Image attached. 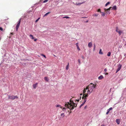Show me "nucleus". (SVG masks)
<instances>
[{
    "label": "nucleus",
    "mask_w": 126,
    "mask_h": 126,
    "mask_svg": "<svg viewBox=\"0 0 126 126\" xmlns=\"http://www.w3.org/2000/svg\"><path fill=\"white\" fill-rule=\"evenodd\" d=\"M118 29L117 27L116 29V32H118V31H119L118 30Z\"/></svg>",
    "instance_id": "obj_36"
},
{
    "label": "nucleus",
    "mask_w": 126,
    "mask_h": 126,
    "mask_svg": "<svg viewBox=\"0 0 126 126\" xmlns=\"http://www.w3.org/2000/svg\"><path fill=\"white\" fill-rule=\"evenodd\" d=\"M82 58L83 59H84V56H82Z\"/></svg>",
    "instance_id": "obj_41"
},
{
    "label": "nucleus",
    "mask_w": 126,
    "mask_h": 126,
    "mask_svg": "<svg viewBox=\"0 0 126 126\" xmlns=\"http://www.w3.org/2000/svg\"><path fill=\"white\" fill-rule=\"evenodd\" d=\"M44 79L46 81H48V78L47 77H45Z\"/></svg>",
    "instance_id": "obj_16"
},
{
    "label": "nucleus",
    "mask_w": 126,
    "mask_h": 126,
    "mask_svg": "<svg viewBox=\"0 0 126 126\" xmlns=\"http://www.w3.org/2000/svg\"><path fill=\"white\" fill-rule=\"evenodd\" d=\"M103 78V76L102 75H101L98 77V79L99 80H101Z\"/></svg>",
    "instance_id": "obj_10"
},
{
    "label": "nucleus",
    "mask_w": 126,
    "mask_h": 126,
    "mask_svg": "<svg viewBox=\"0 0 126 126\" xmlns=\"http://www.w3.org/2000/svg\"><path fill=\"white\" fill-rule=\"evenodd\" d=\"M60 106L59 105H57L56 106V107H59Z\"/></svg>",
    "instance_id": "obj_38"
},
{
    "label": "nucleus",
    "mask_w": 126,
    "mask_h": 126,
    "mask_svg": "<svg viewBox=\"0 0 126 126\" xmlns=\"http://www.w3.org/2000/svg\"><path fill=\"white\" fill-rule=\"evenodd\" d=\"M40 19V18L39 17L35 21V22H37L38 21V20L39 19Z\"/></svg>",
    "instance_id": "obj_28"
},
{
    "label": "nucleus",
    "mask_w": 126,
    "mask_h": 126,
    "mask_svg": "<svg viewBox=\"0 0 126 126\" xmlns=\"http://www.w3.org/2000/svg\"><path fill=\"white\" fill-rule=\"evenodd\" d=\"M61 115L63 117L64 116V113H62L61 114Z\"/></svg>",
    "instance_id": "obj_24"
},
{
    "label": "nucleus",
    "mask_w": 126,
    "mask_h": 126,
    "mask_svg": "<svg viewBox=\"0 0 126 126\" xmlns=\"http://www.w3.org/2000/svg\"><path fill=\"white\" fill-rule=\"evenodd\" d=\"M8 99H11L12 100H14L15 99L18 98V97L17 96H14V95H8Z\"/></svg>",
    "instance_id": "obj_2"
},
{
    "label": "nucleus",
    "mask_w": 126,
    "mask_h": 126,
    "mask_svg": "<svg viewBox=\"0 0 126 126\" xmlns=\"http://www.w3.org/2000/svg\"><path fill=\"white\" fill-rule=\"evenodd\" d=\"M1 39V38L0 37V40Z\"/></svg>",
    "instance_id": "obj_47"
},
{
    "label": "nucleus",
    "mask_w": 126,
    "mask_h": 126,
    "mask_svg": "<svg viewBox=\"0 0 126 126\" xmlns=\"http://www.w3.org/2000/svg\"><path fill=\"white\" fill-rule=\"evenodd\" d=\"M81 96H80V98H81Z\"/></svg>",
    "instance_id": "obj_48"
},
{
    "label": "nucleus",
    "mask_w": 126,
    "mask_h": 126,
    "mask_svg": "<svg viewBox=\"0 0 126 126\" xmlns=\"http://www.w3.org/2000/svg\"><path fill=\"white\" fill-rule=\"evenodd\" d=\"M37 84V83H36V84H33V87L34 88V89H35L36 87Z\"/></svg>",
    "instance_id": "obj_20"
},
{
    "label": "nucleus",
    "mask_w": 126,
    "mask_h": 126,
    "mask_svg": "<svg viewBox=\"0 0 126 126\" xmlns=\"http://www.w3.org/2000/svg\"><path fill=\"white\" fill-rule=\"evenodd\" d=\"M69 18V17L68 16H64V17H63L62 18H66L67 19V18Z\"/></svg>",
    "instance_id": "obj_22"
},
{
    "label": "nucleus",
    "mask_w": 126,
    "mask_h": 126,
    "mask_svg": "<svg viewBox=\"0 0 126 126\" xmlns=\"http://www.w3.org/2000/svg\"><path fill=\"white\" fill-rule=\"evenodd\" d=\"M96 87V85L91 83L89 85L87 86L86 88L83 90V95L85 96V98L88 97V95L92 93Z\"/></svg>",
    "instance_id": "obj_1"
},
{
    "label": "nucleus",
    "mask_w": 126,
    "mask_h": 126,
    "mask_svg": "<svg viewBox=\"0 0 126 126\" xmlns=\"http://www.w3.org/2000/svg\"><path fill=\"white\" fill-rule=\"evenodd\" d=\"M69 65V63H68L67 65L66 66V69L67 70H68V69Z\"/></svg>",
    "instance_id": "obj_15"
},
{
    "label": "nucleus",
    "mask_w": 126,
    "mask_h": 126,
    "mask_svg": "<svg viewBox=\"0 0 126 126\" xmlns=\"http://www.w3.org/2000/svg\"><path fill=\"white\" fill-rule=\"evenodd\" d=\"M21 19V18H20V19H19V21H18L17 23V25L16 27V31H18V28L19 26L20 23Z\"/></svg>",
    "instance_id": "obj_5"
},
{
    "label": "nucleus",
    "mask_w": 126,
    "mask_h": 126,
    "mask_svg": "<svg viewBox=\"0 0 126 126\" xmlns=\"http://www.w3.org/2000/svg\"><path fill=\"white\" fill-rule=\"evenodd\" d=\"M122 66V65L119 64L118 66V68L116 70V73H117L118 71H119L121 69Z\"/></svg>",
    "instance_id": "obj_7"
},
{
    "label": "nucleus",
    "mask_w": 126,
    "mask_h": 126,
    "mask_svg": "<svg viewBox=\"0 0 126 126\" xmlns=\"http://www.w3.org/2000/svg\"><path fill=\"white\" fill-rule=\"evenodd\" d=\"M76 45V46L77 47V48L78 50H80V48H79V46H78L79 43H77L76 44H75Z\"/></svg>",
    "instance_id": "obj_9"
},
{
    "label": "nucleus",
    "mask_w": 126,
    "mask_h": 126,
    "mask_svg": "<svg viewBox=\"0 0 126 126\" xmlns=\"http://www.w3.org/2000/svg\"><path fill=\"white\" fill-rule=\"evenodd\" d=\"M110 110H108V109L107 110V111L108 112H109L110 111Z\"/></svg>",
    "instance_id": "obj_42"
},
{
    "label": "nucleus",
    "mask_w": 126,
    "mask_h": 126,
    "mask_svg": "<svg viewBox=\"0 0 126 126\" xmlns=\"http://www.w3.org/2000/svg\"><path fill=\"white\" fill-rule=\"evenodd\" d=\"M0 30L1 31H2L3 30V29L2 27H0Z\"/></svg>",
    "instance_id": "obj_33"
},
{
    "label": "nucleus",
    "mask_w": 126,
    "mask_h": 126,
    "mask_svg": "<svg viewBox=\"0 0 126 126\" xmlns=\"http://www.w3.org/2000/svg\"><path fill=\"white\" fill-rule=\"evenodd\" d=\"M98 15V14H94V15H93V16H95L96 17Z\"/></svg>",
    "instance_id": "obj_25"
},
{
    "label": "nucleus",
    "mask_w": 126,
    "mask_h": 126,
    "mask_svg": "<svg viewBox=\"0 0 126 126\" xmlns=\"http://www.w3.org/2000/svg\"><path fill=\"white\" fill-rule=\"evenodd\" d=\"M84 96H84V95H83L82 96V99H83V102L82 103L80 106V108L85 103V102L86 101V99H87V97H86L85 98H84V97H85Z\"/></svg>",
    "instance_id": "obj_4"
},
{
    "label": "nucleus",
    "mask_w": 126,
    "mask_h": 126,
    "mask_svg": "<svg viewBox=\"0 0 126 126\" xmlns=\"http://www.w3.org/2000/svg\"><path fill=\"white\" fill-rule=\"evenodd\" d=\"M97 12H100V13H101V10H100L99 9L98 10H97Z\"/></svg>",
    "instance_id": "obj_30"
},
{
    "label": "nucleus",
    "mask_w": 126,
    "mask_h": 126,
    "mask_svg": "<svg viewBox=\"0 0 126 126\" xmlns=\"http://www.w3.org/2000/svg\"><path fill=\"white\" fill-rule=\"evenodd\" d=\"M48 0H45L43 2V3H45L46 2L48 1Z\"/></svg>",
    "instance_id": "obj_23"
},
{
    "label": "nucleus",
    "mask_w": 126,
    "mask_h": 126,
    "mask_svg": "<svg viewBox=\"0 0 126 126\" xmlns=\"http://www.w3.org/2000/svg\"><path fill=\"white\" fill-rule=\"evenodd\" d=\"M13 35V33H10V36H11L12 35Z\"/></svg>",
    "instance_id": "obj_39"
},
{
    "label": "nucleus",
    "mask_w": 126,
    "mask_h": 126,
    "mask_svg": "<svg viewBox=\"0 0 126 126\" xmlns=\"http://www.w3.org/2000/svg\"><path fill=\"white\" fill-rule=\"evenodd\" d=\"M104 71L105 72H106L107 71V70L106 68H105L104 69Z\"/></svg>",
    "instance_id": "obj_37"
},
{
    "label": "nucleus",
    "mask_w": 126,
    "mask_h": 126,
    "mask_svg": "<svg viewBox=\"0 0 126 126\" xmlns=\"http://www.w3.org/2000/svg\"><path fill=\"white\" fill-rule=\"evenodd\" d=\"M50 13V12H48L47 13H46L44 15V17L45 16H46L47 15H48V14H49Z\"/></svg>",
    "instance_id": "obj_17"
},
{
    "label": "nucleus",
    "mask_w": 126,
    "mask_h": 126,
    "mask_svg": "<svg viewBox=\"0 0 126 126\" xmlns=\"http://www.w3.org/2000/svg\"><path fill=\"white\" fill-rule=\"evenodd\" d=\"M118 32L119 33L120 35L121 34V32L120 31H119Z\"/></svg>",
    "instance_id": "obj_29"
},
{
    "label": "nucleus",
    "mask_w": 126,
    "mask_h": 126,
    "mask_svg": "<svg viewBox=\"0 0 126 126\" xmlns=\"http://www.w3.org/2000/svg\"><path fill=\"white\" fill-rule=\"evenodd\" d=\"M41 55L42 56H43V57H45V58H46V56L45 55H44L43 54H41Z\"/></svg>",
    "instance_id": "obj_26"
},
{
    "label": "nucleus",
    "mask_w": 126,
    "mask_h": 126,
    "mask_svg": "<svg viewBox=\"0 0 126 126\" xmlns=\"http://www.w3.org/2000/svg\"><path fill=\"white\" fill-rule=\"evenodd\" d=\"M111 54V52H109L107 54V55L108 56H110Z\"/></svg>",
    "instance_id": "obj_18"
},
{
    "label": "nucleus",
    "mask_w": 126,
    "mask_h": 126,
    "mask_svg": "<svg viewBox=\"0 0 126 126\" xmlns=\"http://www.w3.org/2000/svg\"><path fill=\"white\" fill-rule=\"evenodd\" d=\"M78 62L79 63V64H80L81 63L80 62V60L79 59H78Z\"/></svg>",
    "instance_id": "obj_32"
},
{
    "label": "nucleus",
    "mask_w": 126,
    "mask_h": 126,
    "mask_svg": "<svg viewBox=\"0 0 126 126\" xmlns=\"http://www.w3.org/2000/svg\"><path fill=\"white\" fill-rule=\"evenodd\" d=\"M65 105L66 107H67L68 108L70 109V110H72L74 108L73 105L70 104H69L68 105L66 104Z\"/></svg>",
    "instance_id": "obj_3"
},
{
    "label": "nucleus",
    "mask_w": 126,
    "mask_h": 126,
    "mask_svg": "<svg viewBox=\"0 0 126 126\" xmlns=\"http://www.w3.org/2000/svg\"><path fill=\"white\" fill-rule=\"evenodd\" d=\"M85 3V2H82V3H78V4H77L78 5H80V4H81L83 3Z\"/></svg>",
    "instance_id": "obj_27"
},
{
    "label": "nucleus",
    "mask_w": 126,
    "mask_h": 126,
    "mask_svg": "<svg viewBox=\"0 0 126 126\" xmlns=\"http://www.w3.org/2000/svg\"><path fill=\"white\" fill-rule=\"evenodd\" d=\"M112 9L113 10H116L117 9L116 6V5L113 6V7L112 8Z\"/></svg>",
    "instance_id": "obj_12"
},
{
    "label": "nucleus",
    "mask_w": 126,
    "mask_h": 126,
    "mask_svg": "<svg viewBox=\"0 0 126 126\" xmlns=\"http://www.w3.org/2000/svg\"><path fill=\"white\" fill-rule=\"evenodd\" d=\"M95 44H94V49H93L94 50H95Z\"/></svg>",
    "instance_id": "obj_31"
},
{
    "label": "nucleus",
    "mask_w": 126,
    "mask_h": 126,
    "mask_svg": "<svg viewBox=\"0 0 126 126\" xmlns=\"http://www.w3.org/2000/svg\"><path fill=\"white\" fill-rule=\"evenodd\" d=\"M92 44L91 42L89 43L88 44V46L90 48H91L92 47Z\"/></svg>",
    "instance_id": "obj_11"
},
{
    "label": "nucleus",
    "mask_w": 126,
    "mask_h": 126,
    "mask_svg": "<svg viewBox=\"0 0 126 126\" xmlns=\"http://www.w3.org/2000/svg\"><path fill=\"white\" fill-rule=\"evenodd\" d=\"M30 37L32 39H34V41H36L37 40V39H34V37H33V35L31 34L30 35Z\"/></svg>",
    "instance_id": "obj_8"
},
{
    "label": "nucleus",
    "mask_w": 126,
    "mask_h": 126,
    "mask_svg": "<svg viewBox=\"0 0 126 126\" xmlns=\"http://www.w3.org/2000/svg\"><path fill=\"white\" fill-rule=\"evenodd\" d=\"M109 113V112L107 111V112L106 113V114H108Z\"/></svg>",
    "instance_id": "obj_43"
},
{
    "label": "nucleus",
    "mask_w": 126,
    "mask_h": 126,
    "mask_svg": "<svg viewBox=\"0 0 126 126\" xmlns=\"http://www.w3.org/2000/svg\"><path fill=\"white\" fill-rule=\"evenodd\" d=\"M116 123H117V124H120V122L119 121L118 119H116Z\"/></svg>",
    "instance_id": "obj_13"
},
{
    "label": "nucleus",
    "mask_w": 126,
    "mask_h": 126,
    "mask_svg": "<svg viewBox=\"0 0 126 126\" xmlns=\"http://www.w3.org/2000/svg\"><path fill=\"white\" fill-rule=\"evenodd\" d=\"M88 21V20H87L86 21V23H87Z\"/></svg>",
    "instance_id": "obj_45"
},
{
    "label": "nucleus",
    "mask_w": 126,
    "mask_h": 126,
    "mask_svg": "<svg viewBox=\"0 0 126 126\" xmlns=\"http://www.w3.org/2000/svg\"><path fill=\"white\" fill-rule=\"evenodd\" d=\"M80 95H82V94H80Z\"/></svg>",
    "instance_id": "obj_46"
},
{
    "label": "nucleus",
    "mask_w": 126,
    "mask_h": 126,
    "mask_svg": "<svg viewBox=\"0 0 126 126\" xmlns=\"http://www.w3.org/2000/svg\"><path fill=\"white\" fill-rule=\"evenodd\" d=\"M112 107L110 108L109 109H108L109 110H111L112 109Z\"/></svg>",
    "instance_id": "obj_35"
},
{
    "label": "nucleus",
    "mask_w": 126,
    "mask_h": 126,
    "mask_svg": "<svg viewBox=\"0 0 126 126\" xmlns=\"http://www.w3.org/2000/svg\"><path fill=\"white\" fill-rule=\"evenodd\" d=\"M112 7H110L109 8L106 10L105 12H106L107 14H110V9Z\"/></svg>",
    "instance_id": "obj_6"
},
{
    "label": "nucleus",
    "mask_w": 126,
    "mask_h": 126,
    "mask_svg": "<svg viewBox=\"0 0 126 126\" xmlns=\"http://www.w3.org/2000/svg\"><path fill=\"white\" fill-rule=\"evenodd\" d=\"M66 110V108H63V111H64V110Z\"/></svg>",
    "instance_id": "obj_34"
},
{
    "label": "nucleus",
    "mask_w": 126,
    "mask_h": 126,
    "mask_svg": "<svg viewBox=\"0 0 126 126\" xmlns=\"http://www.w3.org/2000/svg\"><path fill=\"white\" fill-rule=\"evenodd\" d=\"M102 50L101 49H100L99 50V54H103V53L101 51Z\"/></svg>",
    "instance_id": "obj_14"
},
{
    "label": "nucleus",
    "mask_w": 126,
    "mask_h": 126,
    "mask_svg": "<svg viewBox=\"0 0 126 126\" xmlns=\"http://www.w3.org/2000/svg\"><path fill=\"white\" fill-rule=\"evenodd\" d=\"M110 2H108L105 4V6H107L109 4H110Z\"/></svg>",
    "instance_id": "obj_19"
},
{
    "label": "nucleus",
    "mask_w": 126,
    "mask_h": 126,
    "mask_svg": "<svg viewBox=\"0 0 126 126\" xmlns=\"http://www.w3.org/2000/svg\"><path fill=\"white\" fill-rule=\"evenodd\" d=\"M87 106H86L84 107V109H86V108H87Z\"/></svg>",
    "instance_id": "obj_40"
},
{
    "label": "nucleus",
    "mask_w": 126,
    "mask_h": 126,
    "mask_svg": "<svg viewBox=\"0 0 126 126\" xmlns=\"http://www.w3.org/2000/svg\"><path fill=\"white\" fill-rule=\"evenodd\" d=\"M101 126H105L104 124H102L101 125Z\"/></svg>",
    "instance_id": "obj_44"
},
{
    "label": "nucleus",
    "mask_w": 126,
    "mask_h": 126,
    "mask_svg": "<svg viewBox=\"0 0 126 126\" xmlns=\"http://www.w3.org/2000/svg\"><path fill=\"white\" fill-rule=\"evenodd\" d=\"M101 13H102V16H104L105 15V13L104 12H102Z\"/></svg>",
    "instance_id": "obj_21"
}]
</instances>
